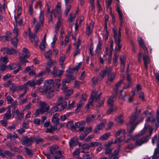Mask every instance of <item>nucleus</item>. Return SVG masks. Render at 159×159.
Returning a JSON list of instances; mask_svg holds the SVG:
<instances>
[{
  "mask_svg": "<svg viewBox=\"0 0 159 159\" xmlns=\"http://www.w3.org/2000/svg\"><path fill=\"white\" fill-rule=\"evenodd\" d=\"M153 130V129L150 126L148 125L145 127L141 131L140 135H143L146 134L147 132H148V135H146L144 137H141L139 136V135H136L133 138V140L135 141V145L140 146L143 143H146L149 139V137L151 136Z\"/></svg>",
  "mask_w": 159,
  "mask_h": 159,
  "instance_id": "nucleus-1",
  "label": "nucleus"
},
{
  "mask_svg": "<svg viewBox=\"0 0 159 159\" xmlns=\"http://www.w3.org/2000/svg\"><path fill=\"white\" fill-rule=\"evenodd\" d=\"M53 84L54 81L53 80H47L45 81L43 87L39 88L37 91L44 93L47 96L51 98L53 95Z\"/></svg>",
  "mask_w": 159,
  "mask_h": 159,
  "instance_id": "nucleus-2",
  "label": "nucleus"
},
{
  "mask_svg": "<svg viewBox=\"0 0 159 159\" xmlns=\"http://www.w3.org/2000/svg\"><path fill=\"white\" fill-rule=\"evenodd\" d=\"M140 112V110H136L135 112L132 116L129 123L127 124L128 130L129 133H132L135 128L137 124L134 123V121L138 118Z\"/></svg>",
  "mask_w": 159,
  "mask_h": 159,
  "instance_id": "nucleus-3",
  "label": "nucleus"
},
{
  "mask_svg": "<svg viewBox=\"0 0 159 159\" xmlns=\"http://www.w3.org/2000/svg\"><path fill=\"white\" fill-rule=\"evenodd\" d=\"M95 90H93L91 94V96L89 100V102L86 106V108H92L93 106V103L97 101L99 98L100 96L101 95V93L99 94Z\"/></svg>",
  "mask_w": 159,
  "mask_h": 159,
  "instance_id": "nucleus-4",
  "label": "nucleus"
},
{
  "mask_svg": "<svg viewBox=\"0 0 159 159\" xmlns=\"http://www.w3.org/2000/svg\"><path fill=\"white\" fill-rule=\"evenodd\" d=\"M67 107V102L61 97H60L57 104H55L53 106V109H64Z\"/></svg>",
  "mask_w": 159,
  "mask_h": 159,
  "instance_id": "nucleus-5",
  "label": "nucleus"
},
{
  "mask_svg": "<svg viewBox=\"0 0 159 159\" xmlns=\"http://www.w3.org/2000/svg\"><path fill=\"white\" fill-rule=\"evenodd\" d=\"M19 58L20 62L22 64H25L28 61L25 59L26 57L30 56V54L27 49L24 48L22 51V53H19Z\"/></svg>",
  "mask_w": 159,
  "mask_h": 159,
  "instance_id": "nucleus-6",
  "label": "nucleus"
},
{
  "mask_svg": "<svg viewBox=\"0 0 159 159\" xmlns=\"http://www.w3.org/2000/svg\"><path fill=\"white\" fill-rule=\"evenodd\" d=\"M64 31H61L60 39L61 42V46L65 47L69 42V38L70 36V34L68 33L66 35L65 39H64Z\"/></svg>",
  "mask_w": 159,
  "mask_h": 159,
  "instance_id": "nucleus-7",
  "label": "nucleus"
},
{
  "mask_svg": "<svg viewBox=\"0 0 159 159\" xmlns=\"http://www.w3.org/2000/svg\"><path fill=\"white\" fill-rule=\"evenodd\" d=\"M34 141V138L33 137H28L25 136L23 137L22 143L23 145L27 146H30Z\"/></svg>",
  "mask_w": 159,
  "mask_h": 159,
  "instance_id": "nucleus-8",
  "label": "nucleus"
},
{
  "mask_svg": "<svg viewBox=\"0 0 159 159\" xmlns=\"http://www.w3.org/2000/svg\"><path fill=\"white\" fill-rule=\"evenodd\" d=\"M67 74L66 75V78L62 81V85H65V84L66 83H70L71 80H75V77L71 75V73L69 72V70L66 71Z\"/></svg>",
  "mask_w": 159,
  "mask_h": 159,
  "instance_id": "nucleus-9",
  "label": "nucleus"
},
{
  "mask_svg": "<svg viewBox=\"0 0 159 159\" xmlns=\"http://www.w3.org/2000/svg\"><path fill=\"white\" fill-rule=\"evenodd\" d=\"M113 50L111 49H109L107 47L105 48V49L104 51V57L106 56H108V62L107 64H109L111 60V57L112 56V52Z\"/></svg>",
  "mask_w": 159,
  "mask_h": 159,
  "instance_id": "nucleus-10",
  "label": "nucleus"
},
{
  "mask_svg": "<svg viewBox=\"0 0 159 159\" xmlns=\"http://www.w3.org/2000/svg\"><path fill=\"white\" fill-rule=\"evenodd\" d=\"M152 112H148L147 110H146L143 112V116L144 115L148 116V117L146 119V121L147 122L150 121L152 123L155 122H156V120L152 116Z\"/></svg>",
  "mask_w": 159,
  "mask_h": 159,
  "instance_id": "nucleus-11",
  "label": "nucleus"
},
{
  "mask_svg": "<svg viewBox=\"0 0 159 159\" xmlns=\"http://www.w3.org/2000/svg\"><path fill=\"white\" fill-rule=\"evenodd\" d=\"M1 52L4 54H7L9 55L12 54L16 52V51L13 48L9 49L7 48H2Z\"/></svg>",
  "mask_w": 159,
  "mask_h": 159,
  "instance_id": "nucleus-12",
  "label": "nucleus"
},
{
  "mask_svg": "<svg viewBox=\"0 0 159 159\" xmlns=\"http://www.w3.org/2000/svg\"><path fill=\"white\" fill-rule=\"evenodd\" d=\"M157 135H155L152 137V141L153 144H154L155 143H157V148L155 149V154L156 155L157 153H159L158 148H159V139L158 138V139H157Z\"/></svg>",
  "mask_w": 159,
  "mask_h": 159,
  "instance_id": "nucleus-13",
  "label": "nucleus"
},
{
  "mask_svg": "<svg viewBox=\"0 0 159 159\" xmlns=\"http://www.w3.org/2000/svg\"><path fill=\"white\" fill-rule=\"evenodd\" d=\"M64 70H59L57 67H54L52 73L54 77L60 76L63 74Z\"/></svg>",
  "mask_w": 159,
  "mask_h": 159,
  "instance_id": "nucleus-14",
  "label": "nucleus"
},
{
  "mask_svg": "<svg viewBox=\"0 0 159 159\" xmlns=\"http://www.w3.org/2000/svg\"><path fill=\"white\" fill-rule=\"evenodd\" d=\"M15 113L16 114V117L18 119L21 120L23 119L24 114L22 111H20L19 110H12V114L14 115Z\"/></svg>",
  "mask_w": 159,
  "mask_h": 159,
  "instance_id": "nucleus-15",
  "label": "nucleus"
},
{
  "mask_svg": "<svg viewBox=\"0 0 159 159\" xmlns=\"http://www.w3.org/2000/svg\"><path fill=\"white\" fill-rule=\"evenodd\" d=\"M62 89L67 96H70L73 93V89H68L65 85H62Z\"/></svg>",
  "mask_w": 159,
  "mask_h": 159,
  "instance_id": "nucleus-16",
  "label": "nucleus"
},
{
  "mask_svg": "<svg viewBox=\"0 0 159 159\" xmlns=\"http://www.w3.org/2000/svg\"><path fill=\"white\" fill-rule=\"evenodd\" d=\"M59 116V114L58 113H56L53 115L52 119V121L54 125H57L59 124V119L58 118Z\"/></svg>",
  "mask_w": 159,
  "mask_h": 159,
  "instance_id": "nucleus-17",
  "label": "nucleus"
},
{
  "mask_svg": "<svg viewBox=\"0 0 159 159\" xmlns=\"http://www.w3.org/2000/svg\"><path fill=\"white\" fill-rule=\"evenodd\" d=\"M143 59L144 61V66L146 70H147L148 69V66L147 64L150 61L149 57L147 55H144L143 56Z\"/></svg>",
  "mask_w": 159,
  "mask_h": 159,
  "instance_id": "nucleus-18",
  "label": "nucleus"
},
{
  "mask_svg": "<svg viewBox=\"0 0 159 159\" xmlns=\"http://www.w3.org/2000/svg\"><path fill=\"white\" fill-rule=\"evenodd\" d=\"M58 15H59V16H60L58 18V20L57 21V23L56 24V26L55 31L56 32V33L57 32L59 29V28L60 27V26H61V22H62V17H61V12H60V11H59L58 12Z\"/></svg>",
  "mask_w": 159,
  "mask_h": 159,
  "instance_id": "nucleus-19",
  "label": "nucleus"
},
{
  "mask_svg": "<svg viewBox=\"0 0 159 159\" xmlns=\"http://www.w3.org/2000/svg\"><path fill=\"white\" fill-rule=\"evenodd\" d=\"M94 24L93 22L91 21L89 25H87V26L86 33L87 35L88 36L92 33V30L93 28Z\"/></svg>",
  "mask_w": 159,
  "mask_h": 159,
  "instance_id": "nucleus-20",
  "label": "nucleus"
},
{
  "mask_svg": "<svg viewBox=\"0 0 159 159\" xmlns=\"http://www.w3.org/2000/svg\"><path fill=\"white\" fill-rule=\"evenodd\" d=\"M116 11L119 16L120 20V26H121L123 22V15L119 7H117Z\"/></svg>",
  "mask_w": 159,
  "mask_h": 159,
  "instance_id": "nucleus-21",
  "label": "nucleus"
},
{
  "mask_svg": "<svg viewBox=\"0 0 159 159\" xmlns=\"http://www.w3.org/2000/svg\"><path fill=\"white\" fill-rule=\"evenodd\" d=\"M78 138L76 137H74L71 139L69 142V144L70 147H72L77 144Z\"/></svg>",
  "mask_w": 159,
  "mask_h": 159,
  "instance_id": "nucleus-22",
  "label": "nucleus"
},
{
  "mask_svg": "<svg viewBox=\"0 0 159 159\" xmlns=\"http://www.w3.org/2000/svg\"><path fill=\"white\" fill-rule=\"evenodd\" d=\"M106 120H103L102 123L98 125L96 128L95 129L94 131L96 133L98 132V130H101L104 127L105 124L106 123Z\"/></svg>",
  "mask_w": 159,
  "mask_h": 159,
  "instance_id": "nucleus-23",
  "label": "nucleus"
},
{
  "mask_svg": "<svg viewBox=\"0 0 159 159\" xmlns=\"http://www.w3.org/2000/svg\"><path fill=\"white\" fill-rule=\"evenodd\" d=\"M0 155L2 157H7L8 156H10L12 155V154L8 151L3 152L2 150H0Z\"/></svg>",
  "mask_w": 159,
  "mask_h": 159,
  "instance_id": "nucleus-24",
  "label": "nucleus"
},
{
  "mask_svg": "<svg viewBox=\"0 0 159 159\" xmlns=\"http://www.w3.org/2000/svg\"><path fill=\"white\" fill-rule=\"evenodd\" d=\"M96 115L93 114L89 116L86 118V122L89 123L94 122V118L96 117Z\"/></svg>",
  "mask_w": 159,
  "mask_h": 159,
  "instance_id": "nucleus-25",
  "label": "nucleus"
},
{
  "mask_svg": "<svg viewBox=\"0 0 159 159\" xmlns=\"http://www.w3.org/2000/svg\"><path fill=\"white\" fill-rule=\"evenodd\" d=\"M29 89V88L26 87L25 84H24L23 85H20L17 86V92H20L22 90H24V91H27Z\"/></svg>",
  "mask_w": 159,
  "mask_h": 159,
  "instance_id": "nucleus-26",
  "label": "nucleus"
},
{
  "mask_svg": "<svg viewBox=\"0 0 159 159\" xmlns=\"http://www.w3.org/2000/svg\"><path fill=\"white\" fill-rule=\"evenodd\" d=\"M116 73L115 72H113L111 74H109L108 75V82L107 84H108L109 82H112L114 80L115 78Z\"/></svg>",
  "mask_w": 159,
  "mask_h": 159,
  "instance_id": "nucleus-27",
  "label": "nucleus"
},
{
  "mask_svg": "<svg viewBox=\"0 0 159 159\" xmlns=\"http://www.w3.org/2000/svg\"><path fill=\"white\" fill-rule=\"evenodd\" d=\"M39 105L41 109H49L50 108L49 105L44 102H40Z\"/></svg>",
  "mask_w": 159,
  "mask_h": 159,
  "instance_id": "nucleus-28",
  "label": "nucleus"
},
{
  "mask_svg": "<svg viewBox=\"0 0 159 159\" xmlns=\"http://www.w3.org/2000/svg\"><path fill=\"white\" fill-rule=\"evenodd\" d=\"M122 83L123 80H121L116 84L114 89L115 91L116 94L118 93L119 89L120 88Z\"/></svg>",
  "mask_w": 159,
  "mask_h": 159,
  "instance_id": "nucleus-29",
  "label": "nucleus"
},
{
  "mask_svg": "<svg viewBox=\"0 0 159 159\" xmlns=\"http://www.w3.org/2000/svg\"><path fill=\"white\" fill-rule=\"evenodd\" d=\"M63 153V152L61 151H57L55 152V154H56L54 157V159H59L61 157V155Z\"/></svg>",
  "mask_w": 159,
  "mask_h": 159,
  "instance_id": "nucleus-30",
  "label": "nucleus"
},
{
  "mask_svg": "<svg viewBox=\"0 0 159 159\" xmlns=\"http://www.w3.org/2000/svg\"><path fill=\"white\" fill-rule=\"evenodd\" d=\"M81 65V63H79L77 66H76L73 69H70L67 70H69V72H70L71 74L72 73H74L75 72H76L80 68V67Z\"/></svg>",
  "mask_w": 159,
  "mask_h": 159,
  "instance_id": "nucleus-31",
  "label": "nucleus"
},
{
  "mask_svg": "<svg viewBox=\"0 0 159 159\" xmlns=\"http://www.w3.org/2000/svg\"><path fill=\"white\" fill-rule=\"evenodd\" d=\"M102 45V41L99 39L98 40V42L96 50V52L97 53H99L100 52L101 49Z\"/></svg>",
  "mask_w": 159,
  "mask_h": 159,
  "instance_id": "nucleus-32",
  "label": "nucleus"
},
{
  "mask_svg": "<svg viewBox=\"0 0 159 159\" xmlns=\"http://www.w3.org/2000/svg\"><path fill=\"white\" fill-rule=\"evenodd\" d=\"M52 64V62L51 61H50L47 63V66L46 67L45 70L44 71L45 72L46 74H48L49 73L51 72V70L50 69L51 67Z\"/></svg>",
  "mask_w": 159,
  "mask_h": 159,
  "instance_id": "nucleus-33",
  "label": "nucleus"
},
{
  "mask_svg": "<svg viewBox=\"0 0 159 159\" xmlns=\"http://www.w3.org/2000/svg\"><path fill=\"white\" fill-rule=\"evenodd\" d=\"M32 23L34 25H35V32L37 33L40 26V25L39 23H38L36 20L35 18L33 19Z\"/></svg>",
  "mask_w": 159,
  "mask_h": 159,
  "instance_id": "nucleus-34",
  "label": "nucleus"
},
{
  "mask_svg": "<svg viewBox=\"0 0 159 159\" xmlns=\"http://www.w3.org/2000/svg\"><path fill=\"white\" fill-rule=\"evenodd\" d=\"M29 34L30 39V41L32 42H33L36 40L35 39L36 37V34H31V31L30 29L29 30Z\"/></svg>",
  "mask_w": 159,
  "mask_h": 159,
  "instance_id": "nucleus-35",
  "label": "nucleus"
},
{
  "mask_svg": "<svg viewBox=\"0 0 159 159\" xmlns=\"http://www.w3.org/2000/svg\"><path fill=\"white\" fill-rule=\"evenodd\" d=\"M110 134L109 133H107L103 134L100 136L99 139L102 140H104L107 139L110 136Z\"/></svg>",
  "mask_w": 159,
  "mask_h": 159,
  "instance_id": "nucleus-36",
  "label": "nucleus"
},
{
  "mask_svg": "<svg viewBox=\"0 0 159 159\" xmlns=\"http://www.w3.org/2000/svg\"><path fill=\"white\" fill-rule=\"evenodd\" d=\"M66 127L68 129H71L72 131H74L75 130V127L74 125L73 122L72 121L67 123Z\"/></svg>",
  "mask_w": 159,
  "mask_h": 159,
  "instance_id": "nucleus-37",
  "label": "nucleus"
},
{
  "mask_svg": "<svg viewBox=\"0 0 159 159\" xmlns=\"http://www.w3.org/2000/svg\"><path fill=\"white\" fill-rule=\"evenodd\" d=\"M80 153V150L79 149H77L73 152V155L75 158H77L78 159H80V157L79 156Z\"/></svg>",
  "mask_w": 159,
  "mask_h": 159,
  "instance_id": "nucleus-38",
  "label": "nucleus"
},
{
  "mask_svg": "<svg viewBox=\"0 0 159 159\" xmlns=\"http://www.w3.org/2000/svg\"><path fill=\"white\" fill-rule=\"evenodd\" d=\"M25 84L26 86L28 88H29V85H30L31 87H33L36 84V83L34 80H32L31 81H28Z\"/></svg>",
  "mask_w": 159,
  "mask_h": 159,
  "instance_id": "nucleus-39",
  "label": "nucleus"
},
{
  "mask_svg": "<svg viewBox=\"0 0 159 159\" xmlns=\"http://www.w3.org/2000/svg\"><path fill=\"white\" fill-rule=\"evenodd\" d=\"M60 11L61 13V10L60 9H57V10H54L52 11V12L51 14L52 15H54V16L55 17H58V18L60 16L58 15V12Z\"/></svg>",
  "mask_w": 159,
  "mask_h": 159,
  "instance_id": "nucleus-40",
  "label": "nucleus"
},
{
  "mask_svg": "<svg viewBox=\"0 0 159 159\" xmlns=\"http://www.w3.org/2000/svg\"><path fill=\"white\" fill-rule=\"evenodd\" d=\"M138 40L139 44L142 48L146 46L145 44L144 41L141 37H139L138 39Z\"/></svg>",
  "mask_w": 159,
  "mask_h": 159,
  "instance_id": "nucleus-41",
  "label": "nucleus"
},
{
  "mask_svg": "<svg viewBox=\"0 0 159 159\" xmlns=\"http://www.w3.org/2000/svg\"><path fill=\"white\" fill-rule=\"evenodd\" d=\"M125 134V131L124 129H120L118 131L116 132L115 134V136L117 137L119 136L120 134H122L124 135Z\"/></svg>",
  "mask_w": 159,
  "mask_h": 159,
  "instance_id": "nucleus-42",
  "label": "nucleus"
},
{
  "mask_svg": "<svg viewBox=\"0 0 159 159\" xmlns=\"http://www.w3.org/2000/svg\"><path fill=\"white\" fill-rule=\"evenodd\" d=\"M66 6L65 10L64 11L65 14L66 16H67L71 8V6L68 4H65Z\"/></svg>",
  "mask_w": 159,
  "mask_h": 159,
  "instance_id": "nucleus-43",
  "label": "nucleus"
},
{
  "mask_svg": "<svg viewBox=\"0 0 159 159\" xmlns=\"http://www.w3.org/2000/svg\"><path fill=\"white\" fill-rule=\"evenodd\" d=\"M122 116V115H120L116 116L115 118V120L118 123L120 124H122L123 122V120L121 118Z\"/></svg>",
  "mask_w": 159,
  "mask_h": 159,
  "instance_id": "nucleus-44",
  "label": "nucleus"
},
{
  "mask_svg": "<svg viewBox=\"0 0 159 159\" xmlns=\"http://www.w3.org/2000/svg\"><path fill=\"white\" fill-rule=\"evenodd\" d=\"M57 127L53 126H51L50 128L47 129L46 133H53V130L57 129Z\"/></svg>",
  "mask_w": 159,
  "mask_h": 159,
  "instance_id": "nucleus-45",
  "label": "nucleus"
},
{
  "mask_svg": "<svg viewBox=\"0 0 159 159\" xmlns=\"http://www.w3.org/2000/svg\"><path fill=\"white\" fill-rule=\"evenodd\" d=\"M39 18V21L40 22L41 24H42L44 20L43 11H41L40 13Z\"/></svg>",
  "mask_w": 159,
  "mask_h": 159,
  "instance_id": "nucleus-46",
  "label": "nucleus"
},
{
  "mask_svg": "<svg viewBox=\"0 0 159 159\" xmlns=\"http://www.w3.org/2000/svg\"><path fill=\"white\" fill-rule=\"evenodd\" d=\"M92 156V154L91 153L89 154L87 152L85 153L83 156V159H90L91 158ZM80 159H82L80 158Z\"/></svg>",
  "mask_w": 159,
  "mask_h": 159,
  "instance_id": "nucleus-47",
  "label": "nucleus"
},
{
  "mask_svg": "<svg viewBox=\"0 0 159 159\" xmlns=\"http://www.w3.org/2000/svg\"><path fill=\"white\" fill-rule=\"evenodd\" d=\"M114 39L116 44V45H117L118 47V49L119 50H120L121 48V45L120 44V38H116Z\"/></svg>",
  "mask_w": 159,
  "mask_h": 159,
  "instance_id": "nucleus-48",
  "label": "nucleus"
},
{
  "mask_svg": "<svg viewBox=\"0 0 159 159\" xmlns=\"http://www.w3.org/2000/svg\"><path fill=\"white\" fill-rule=\"evenodd\" d=\"M87 98V95L85 94H83L81 96L80 99L79 100L80 102H82L84 103L86 100Z\"/></svg>",
  "mask_w": 159,
  "mask_h": 159,
  "instance_id": "nucleus-49",
  "label": "nucleus"
},
{
  "mask_svg": "<svg viewBox=\"0 0 159 159\" xmlns=\"http://www.w3.org/2000/svg\"><path fill=\"white\" fill-rule=\"evenodd\" d=\"M34 138V141H35L36 144H38L40 143L43 142V139L37 136L36 137Z\"/></svg>",
  "mask_w": 159,
  "mask_h": 159,
  "instance_id": "nucleus-50",
  "label": "nucleus"
},
{
  "mask_svg": "<svg viewBox=\"0 0 159 159\" xmlns=\"http://www.w3.org/2000/svg\"><path fill=\"white\" fill-rule=\"evenodd\" d=\"M101 145V143L98 142H91L90 143V147H95L99 146Z\"/></svg>",
  "mask_w": 159,
  "mask_h": 159,
  "instance_id": "nucleus-51",
  "label": "nucleus"
},
{
  "mask_svg": "<svg viewBox=\"0 0 159 159\" xmlns=\"http://www.w3.org/2000/svg\"><path fill=\"white\" fill-rule=\"evenodd\" d=\"M107 74V73L104 70L101 71L99 73V77L100 79L101 80L103 79Z\"/></svg>",
  "mask_w": 159,
  "mask_h": 159,
  "instance_id": "nucleus-52",
  "label": "nucleus"
},
{
  "mask_svg": "<svg viewBox=\"0 0 159 159\" xmlns=\"http://www.w3.org/2000/svg\"><path fill=\"white\" fill-rule=\"evenodd\" d=\"M12 44L15 47H16L18 42L17 37H15L11 40Z\"/></svg>",
  "mask_w": 159,
  "mask_h": 159,
  "instance_id": "nucleus-53",
  "label": "nucleus"
},
{
  "mask_svg": "<svg viewBox=\"0 0 159 159\" xmlns=\"http://www.w3.org/2000/svg\"><path fill=\"white\" fill-rule=\"evenodd\" d=\"M125 57L124 56H121L120 57V60L121 62V64H122V66H123V69H124L125 68Z\"/></svg>",
  "mask_w": 159,
  "mask_h": 159,
  "instance_id": "nucleus-54",
  "label": "nucleus"
},
{
  "mask_svg": "<svg viewBox=\"0 0 159 159\" xmlns=\"http://www.w3.org/2000/svg\"><path fill=\"white\" fill-rule=\"evenodd\" d=\"M156 126H158L159 125V111L157 110L156 111Z\"/></svg>",
  "mask_w": 159,
  "mask_h": 159,
  "instance_id": "nucleus-55",
  "label": "nucleus"
},
{
  "mask_svg": "<svg viewBox=\"0 0 159 159\" xmlns=\"http://www.w3.org/2000/svg\"><path fill=\"white\" fill-rule=\"evenodd\" d=\"M114 97L112 96L110 97L107 101L108 104L110 106L112 105L113 102V98Z\"/></svg>",
  "mask_w": 159,
  "mask_h": 159,
  "instance_id": "nucleus-56",
  "label": "nucleus"
},
{
  "mask_svg": "<svg viewBox=\"0 0 159 159\" xmlns=\"http://www.w3.org/2000/svg\"><path fill=\"white\" fill-rule=\"evenodd\" d=\"M0 61L4 64H6L8 61V58L6 57H1L0 58Z\"/></svg>",
  "mask_w": 159,
  "mask_h": 159,
  "instance_id": "nucleus-57",
  "label": "nucleus"
},
{
  "mask_svg": "<svg viewBox=\"0 0 159 159\" xmlns=\"http://www.w3.org/2000/svg\"><path fill=\"white\" fill-rule=\"evenodd\" d=\"M17 87V86H16L15 84H13L10 88V90L13 93H14L16 90V91Z\"/></svg>",
  "mask_w": 159,
  "mask_h": 159,
  "instance_id": "nucleus-58",
  "label": "nucleus"
},
{
  "mask_svg": "<svg viewBox=\"0 0 159 159\" xmlns=\"http://www.w3.org/2000/svg\"><path fill=\"white\" fill-rule=\"evenodd\" d=\"M98 79L97 77H94L92 79V85H94L96 84L98 81Z\"/></svg>",
  "mask_w": 159,
  "mask_h": 159,
  "instance_id": "nucleus-59",
  "label": "nucleus"
},
{
  "mask_svg": "<svg viewBox=\"0 0 159 159\" xmlns=\"http://www.w3.org/2000/svg\"><path fill=\"white\" fill-rule=\"evenodd\" d=\"M5 117L7 119H9L11 116L10 110H8L5 114Z\"/></svg>",
  "mask_w": 159,
  "mask_h": 159,
  "instance_id": "nucleus-60",
  "label": "nucleus"
},
{
  "mask_svg": "<svg viewBox=\"0 0 159 159\" xmlns=\"http://www.w3.org/2000/svg\"><path fill=\"white\" fill-rule=\"evenodd\" d=\"M19 31V29L15 26L13 29V33L15 35V37H17L18 36Z\"/></svg>",
  "mask_w": 159,
  "mask_h": 159,
  "instance_id": "nucleus-61",
  "label": "nucleus"
},
{
  "mask_svg": "<svg viewBox=\"0 0 159 159\" xmlns=\"http://www.w3.org/2000/svg\"><path fill=\"white\" fill-rule=\"evenodd\" d=\"M65 59V57L64 56L60 57L59 58L60 64V65L62 66L63 65Z\"/></svg>",
  "mask_w": 159,
  "mask_h": 159,
  "instance_id": "nucleus-62",
  "label": "nucleus"
},
{
  "mask_svg": "<svg viewBox=\"0 0 159 159\" xmlns=\"http://www.w3.org/2000/svg\"><path fill=\"white\" fill-rule=\"evenodd\" d=\"M17 66V64H11L9 65V67L11 70L15 69Z\"/></svg>",
  "mask_w": 159,
  "mask_h": 159,
  "instance_id": "nucleus-63",
  "label": "nucleus"
},
{
  "mask_svg": "<svg viewBox=\"0 0 159 159\" xmlns=\"http://www.w3.org/2000/svg\"><path fill=\"white\" fill-rule=\"evenodd\" d=\"M6 98L8 104H11L13 100L12 98L10 96H7Z\"/></svg>",
  "mask_w": 159,
  "mask_h": 159,
  "instance_id": "nucleus-64",
  "label": "nucleus"
}]
</instances>
